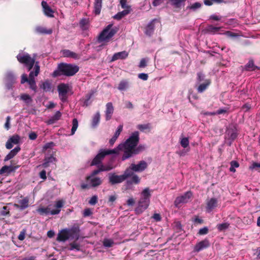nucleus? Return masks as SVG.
Wrapping results in <instances>:
<instances>
[{
  "mask_svg": "<svg viewBox=\"0 0 260 260\" xmlns=\"http://www.w3.org/2000/svg\"><path fill=\"white\" fill-rule=\"evenodd\" d=\"M131 12V10L128 9H125L123 10L121 12H119L117 13L116 15H115L113 18L114 19L120 20L122 18H123L126 15H128Z\"/></svg>",
  "mask_w": 260,
  "mask_h": 260,
  "instance_id": "nucleus-35",
  "label": "nucleus"
},
{
  "mask_svg": "<svg viewBox=\"0 0 260 260\" xmlns=\"http://www.w3.org/2000/svg\"><path fill=\"white\" fill-rule=\"evenodd\" d=\"M128 56V53L124 51L115 53L112 58V61H114L118 59H124Z\"/></svg>",
  "mask_w": 260,
  "mask_h": 260,
  "instance_id": "nucleus-36",
  "label": "nucleus"
},
{
  "mask_svg": "<svg viewBox=\"0 0 260 260\" xmlns=\"http://www.w3.org/2000/svg\"><path fill=\"white\" fill-rule=\"evenodd\" d=\"M21 99L24 101L25 103L29 104L32 102L30 96L27 94H23L21 95Z\"/></svg>",
  "mask_w": 260,
  "mask_h": 260,
  "instance_id": "nucleus-47",
  "label": "nucleus"
},
{
  "mask_svg": "<svg viewBox=\"0 0 260 260\" xmlns=\"http://www.w3.org/2000/svg\"><path fill=\"white\" fill-rule=\"evenodd\" d=\"M68 231L70 238L76 240L79 239L80 230L78 224H74L71 228L68 229Z\"/></svg>",
  "mask_w": 260,
  "mask_h": 260,
  "instance_id": "nucleus-11",
  "label": "nucleus"
},
{
  "mask_svg": "<svg viewBox=\"0 0 260 260\" xmlns=\"http://www.w3.org/2000/svg\"><path fill=\"white\" fill-rule=\"evenodd\" d=\"M109 183L111 185H114L117 183H120L124 181L122 175H117L115 173H109Z\"/></svg>",
  "mask_w": 260,
  "mask_h": 260,
  "instance_id": "nucleus-14",
  "label": "nucleus"
},
{
  "mask_svg": "<svg viewBox=\"0 0 260 260\" xmlns=\"http://www.w3.org/2000/svg\"><path fill=\"white\" fill-rule=\"evenodd\" d=\"M37 62V61H35V59L34 58L31 61H30L29 62H28V64L25 65V66L26 67L27 70L28 71H29L32 69L34 66V67H35V64Z\"/></svg>",
  "mask_w": 260,
  "mask_h": 260,
  "instance_id": "nucleus-58",
  "label": "nucleus"
},
{
  "mask_svg": "<svg viewBox=\"0 0 260 260\" xmlns=\"http://www.w3.org/2000/svg\"><path fill=\"white\" fill-rule=\"evenodd\" d=\"M102 7V0H94L93 13L95 15H99Z\"/></svg>",
  "mask_w": 260,
  "mask_h": 260,
  "instance_id": "nucleus-31",
  "label": "nucleus"
},
{
  "mask_svg": "<svg viewBox=\"0 0 260 260\" xmlns=\"http://www.w3.org/2000/svg\"><path fill=\"white\" fill-rule=\"evenodd\" d=\"M56 161V158L53 156V154H51L50 156H45L43 163L39 167L41 166L43 168H46L50 166V163L55 162Z\"/></svg>",
  "mask_w": 260,
  "mask_h": 260,
  "instance_id": "nucleus-25",
  "label": "nucleus"
},
{
  "mask_svg": "<svg viewBox=\"0 0 260 260\" xmlns=\"http://www.w3.org/2000/svg\"><path fill=\"white\" fill-rule=\"evenodd\" d=\"M134 172H135V171L132 169V165H131L129 167L125 170L124 173L122 174L124 179L125 180L135 175Z\"/></svg>",
  "mask_w": 260,
  "mask_h": 260,
  "instance_id": "nucleus-40",
  "label": "nucleus"
},
{
  "mask_svg": "<svg viewBox=\"0 0 260 260\" xmlns=\"http://www.w3.org/2000/svg\"><path fill=\"white\" fill-rule=\"evenodd\" d=\"M128 180L131 182V183L133 184H138L140 182V178L136 174H135L133 176H131V179Z\"/></svg>",
  "mask_w": 260,
  "mask_h": 260,
  "instance_id": "nucleus-50",
  "label": "nucleus"
},
{
  "mask_svg": "<svg viewBox=\"0 0 260 260\" xmlns=\"http://www.w3.org/2000/svg\"><path fill=\"white\" fill-rule=\"evenodd\" d=\"M122 129H123V125H121V124L119 125L118 126L117 130L116 131L113 136L117 139L118 137H119V136L120 135L121 132L122 131Z\"/></svg>",
  "mask_w": 260,
  "mask_h": 260,
  "instance_id": "nucleus-60",
  "label": "nucleus"
},
{
  "mask_svg": "<svg viewBox=\"0 0 260 260\" xmlns=\"http://www.w3.org/2000/svg\"><path fill=\"white\" fill-rule=\"evenodd\" d=\"M210 246V242L208 239L206 238L204 240L197 243L194 246L193 251L199 252L201 250L208 248Z\"/></svg>",
  "mask_w": 260,
  "mask_h": 260,
  "instance_id": "nucleus-16",
  "label": "nucleus"
},
{
  "mask_svg": "<svg viewBox=\"0 0 260 260\" xmlns=\"http://www.w3.org/2000/svg\"><path fill=\"white\" fill-rule=\"evenodd\" d=\"M98 196L96 195L93 196L88 202V203L91 205H94L98 203Z\"/></svg>",
  "mask_w": 260,
  "mask_h": 260,
  "instance_id": "nucleus-61",
  "label": "nucleus"
},
{
  "mask_svg": "<svg viewBox=\"0 0 260 260\" xmlns=\"http://www.w3.org/2000/svg\"><path fill=\"white\" fill-rule=\"evenodd\" d=\"M55 146V144L53 142H50L45 144L42 148V151L44 152L47 150L48 149L52 148L53 146Z\"/></svg>",
  "mask_w": 260,
  "mask_h": 260,
  "instance_id": "nucleus-56",
  "label": "nucleus"
},
{
  "mask_svg": "<svg viewBox=\"0 0 260 260\" xmlns=\"http://www.w3.org/2000/svg\"><path fill=\"white\" fill-rule=\"evenodd\" d=\"M211 83V80H206L205 82L199 83V85L197 88V91L199 93H202L205 91Z\"/></svg>",
  "mask_w": 260,
  "mask_h": 260,
  "instance_id": "nucleus-32",
  "label": "nucleus"
},
{
  "mask_svg": "<svg viewBox=\"0 0 260 260\" xmlns=\"http://www.w3.org/2000/svg\"><path fill=\"white\" fill-rule=\"evenodd\" d=\"M106 107L105 118L106 121H108L112 118V116L114 112V107L113 104L111 102L108 103L106 104Z\"/></svg>",
  "mask_w": 260,
  "mask_h": 260,
  "instance_id": "nucleus-22",
  "label": "nucleus"
},
{
  "mask_svg": "<svg viewBox=\"0 0 260 260\" xmlns=\"http://www.w3.org/2000/svg\"><path fill=\"white\" fill-rule=\"evenodd\" d=\"M132 169L135 172H142L144 171L148 166L147 162L144 160H141L138 164H132Z\"/></svg>",
  "mask_w": 260,
  "mask_h": 260,
  "instance_id": "nucleus-18",
  "label": "nucleus"
},
{
  "mask_svg": "<svg viewBox=\"0 0 260 260\" xmlns=\"http://www.w3.org/2000/svg\"><path fill=\"white\" fill-rule=\"evenodd\" d=\"M128 86V82L126 80H122L120 82L118 89L120 90H125Z\"/></svg>",
  "mask_w": 260,
  "mask_h": 260,
  "instance_id": "nucleus-45",
  "label": "nucleus"
},
{
  "mask_svg": "<svg viewBox=\"0 0 260 260\" xmlns=\"http://www.w3.org/2000/svg\"><path fill=\"white\" fill-rule=\"evenodd\" d=\"M230 171L231 172H235V168H238L239 167V164L237 161L233 160L230 162Z\"/></svg>",
  "mask_w": 260,
  "mask_h": 260,
  "instance_id": "nucleus-49",
  "label": "nucleus"
},
{
  "mask_svg": "<svg viewBox=\"0 0 260 260\" xmlns=\"http://www.w3.org/2000/svg\"><path fill=\"white\" fill-rule=\"evenodd\" d=\"M209 232L208 227L205 226L199 230L198 234L200 235H204L207 234Z\"/></svg>",
  "mask_w": 260,
  "mask_h": 260,
  "instance_id": "nucleus-62",
  "label": "nucleus"
},
{
  "mask_svg": "<svg viewBox=\"0 0 260 260\" xmlns=\"http://www.w3.org/2000/svg\"><path fill=\"white\" fill-rule=\"evenodd\" d=\"M197 83H201L205 82L206 80H211L210 79L206 78V76L202 72H199L197 73Z\"/></svg>",
  "mask_w": 260,
  "mask_h": 260,
  "instance_id": "nucleus-43",
  "label": "nucleus"
},
{
  "mask_svg": "<svg viewBox=\"0 0 260 260\" xmlns=\"http://www.w3.org/2000/svg\"><path fill=\"white\" fill-rule=\"evenodd\" d=\"M19 166H4L0 169V175H8L12 172H15Z\"/></svg>",
  "mask_w": 260,
  "mask_h": 260,
  "instance_id": "nucleus-19",
  "label": "nucleus"
},
{
  "mask_svg": "<svg viewBox=\"0 0 260 260\" xmlns=\"http://www.w3.org/2000/svg\"><path fill=\"white\" fill-rule=\"evenodd\" d=\"M0 215L3 216H10L9 208L7 206H4L0 211Z\"/></svg>",
  "mask_w": 260,
  "mask_h": 260,
  "instance_id": "nucleus-51",
  "label": "nucleus"
},
{
  "mask_svg": "<svg viewBox=\"0 0 260 260\" xmlns=\"http://www.w3.org/2000/svg\"><path fill=\"white\" fill-rule=\"evenodd\" d=\"M79 25L82 30H86L88 29L89 22L88 19L82 18L79 21Z\"/></svg>",
  "mask_w": 260,
  "mask_h": 260,
  "instance_id": "nucleus-37",
  "label": "nucleus"
},
{
  "mask_svg": "<svg viewBox=\"0 0 260 260\" xmlns=\"http://www.w3.org/2000/svg\"><path fill=\"white\" fill-rule=\"evenodd\" d=\"M142 197L141 198L150 200L151 194L148 188H145L142 192Z\"/></svg>",
  "mask_w": 260,
  "mask_h": 260,
  "instance_id": "nucleus-46",
  "label": "nucleus"
},
{
  "mask_svg": "<svg viewBox=\"0 0 260 260\" xmlns=\"http://www.w3.org/2000/svg\"><path fill=\"white\" fill-rule=\"evenodd\" d=\"M40 88H42L44 91H50L52 88V85L49 80H46L40 85Z\"/></svg>",
  "mask_w": 260,
  "mask_h": 260,
  "instance_id": "nucleus-39",
  "label": "nucleus"
},
{
  "mask_svg": "<svg viewBox=\"0 0 260 260\" xmlns=\"http://www.w3.org/2000/svg\"><path fill=\"white\" fill-rule=\"evenodd\" d=\"M192 196V192L191 191H188L182 196L177 197L174 201L175 206L179 207L181 204L187 203Z\"/></svg>",
  "mask_w": 260,
  "mask_h": 260,
  "instance_id": "nucleus-8",
  "label": "nucleus"
},
{
  "mask_svg": "<svg viewBox=\"0 0 260 260\" xmlns=\"http://www.w3.org/2000/svg\"><path fill=\"white\" fill-rule=\"evenodd\" d=\"M36 30L38 33L44 35H50L53 32V30L51 28L47 29L46 28L42 26H38L36 27Z\"/></svg>",
  "mask_w": 260,
  "mask_h": 260,
  "instance_id": "nucleus-38",
  "label": "nucleus"
},
{
  "mask_svg": "<svg viewBox=\"0 0 260 260\" xmlns=\"http://www.w3.org/2000/svg\"><path fill=\"white\" fill-rule=\"evenodd\" d=\"M139 133L138 131H135L132 134L123 145L120 144L121 146V149L122 147L124 148V153L122 156V160L126 159L125 156L127 155V152L129 150L130 151H132L133 148H135V147L138 145L139 142Z\"/></svg>",
  "mask_w": 260,
  "mask_h": 260,
  "instance_id": "nucleus-3",
  "label": "nucleus"
},
{
  "mask_svg": "<svg viewBox=\"0 0 260 260\" xmlns=\"http://www.w3.org/2000/svg\"><path fill=\"white\" fill-rule=\"evenodd\" d=\"M96 167H98V169L92 172L91 176H95L101 172L108 171L112 169L111 167L104 165H100V166Z\"/></svg>",
  "mask_w": 260,
  "mask_h": 260,
  "instance_id": "nucleus-28",
  "label": "nucleus"
},
{
  "mask_svg": "<svg viewBox=\"0 0 260 260\" xmlns=\"http://www.w3.org/2000/svg\"><path fill=\"white\" fill-rule=\"evenodd\" d=\"M20 137L17 134L14 135L10 137L6 144V147L8 149L12 148L14 144H18L20 143Z\"/></svg>",
  "mask_w": 260,
  "mask_h": 260,
  "instance_id": "nucleus-15",
  "label": "nucleus"
},
{
  "mask_svg": "<svg viewBox=\"0 0 260 260\" xmlns=\"http://www.w3.org/2000/svg\"><path fill=\"white\" fill-rule=\"evenodd\" d=\"M41 5L45 15L49 17H54L53 13L54 11L48 6L47 3L43 1Z\"/></svg>",
  "mask_w": 260,
  "mask_h": 260,
  "instance_id": "nucleus-21",
  "label": "nucleus"
},
{
  "mask_svg": "<svg viewBox=\"0 0 260 260\" xmlns=\"http://www.w3.org/2000/svg\"><path fill=\"white\" fill-rule=\"evenodd\" d=\"M241 68L242 72H251L256 70H260V67L254 64V60L252 58L249 59L248 62L245 66H241Z\"/></svg>",
  "mask_w": 260,
  "mask_h": 260,
  "instance_id": "nucleus-12",
  "label": "nucleus"
},
{
  "mask_svg": "<svg viewBox=\"0 0 260 260\" xmlns=\"http://www.w3.org/2000/svg\"><path fill=\"white\" fill-rule=\"evenodd\" d=\"M79 70V67L75 64L61 62L58 64L56 69L53 72V77L61 76L71 77L75 75Z\"/></svg>",
  "mask_w": 260,
  "mask_h": 260,
  "instance_id": "nucleus-1",
  "label": "nucleus"
},
{
  "mask_svg": "<svg viewBox=\"0 0 260 260\" xmlns=\"http://www.w3.org/2000/svg\"><path fill=\"white\" fill-rule=\"evenodd\" d=\"M127 1L126 0H120V3L121 6L122 8L125 9H129L131 10V8L130 6L126 5Z\"/></svg>",
  "mask_w": 260,
  "mask_h": 260,
  "instance_id": "nucleus-63",
  "label": "nucleus"
},
{
  "mask_svg": "<svg viewBox=\"0 0 260 260\" xmlns=\"http://www.w3.org/2000/svg\"><path fill=\"white\" fill-rule=\"evenodd\" d=\"M21 148L19 146H17L13 149L11 150L10 152L5 156L4 160L7 161L13 158L20 151Z\"/></svg>",
  "mask_w": 260,
  "mask_h": 260,
  "instance_id": "nucleus-26",
  "label": "nucleus"
},
{
  "mask_svg": "<svg viewBox=\"0 0 260 260\" xmlns=\"http://www.w3.org/2000/svg\"><path fill=\"white\" fill-rule=\"evenodd\" d=\"M16 58L20 63L23 64L24 66L34 59L29 54L23 52L19 53Z\"/></svg>",
  "mask_w": 260,
  "mask_h": 260,
  "instance_id": "nucleus-13",
  "label": "nucleus"
},
{
  "mask_svg": "<svg viewBox=\"0 0 260 260\" xmlns=\"http://www.w3.org/2000/svg\"><path fill=\"white\" fill-rule=\"evenodd\" d=\"M145 149V147L143 145H140L138 146H136L135 148H133L132 151L130 150L127 152L126 159L132 157L134 155H136L143 151Z\"/></svg>",
  "mask_w": 260,
  "mask_h": 260,
  "instance_id": "nucleus-23",
  "label": "nucleus"
},
{
  "mask_svg": "<svg viewBox=\"0 0 260 260\" xmlns=\"http://www.w3.org/2000/svg\"><path fill=\"white\" fill-rule=\"evenodd\" d=\"M150 203V200L140 198L138 202V206L136 208L135 211V213L139 215L143 213L149 206Z\"/></svg>",
  "mask_w": 260,
  "mask_h": 260,
  "instance_id": "nucleus-9",
  "label": "nucleus"
},
{
  "mask_svg": "<svg viewBox=\"0 0 260 260\" xmlns=\"http://www.w3.org/2000/svg\"><path fill=\"white\" fill-rule=\"evenodd\" d=\"M113 24H108L99 34L98 37L99 43L108 42L117 32L118 28L116 27L112 28Z\"/></svg>",
  "mask_w": 260,
  "mask_h": 260,
  "instance_id": "nucleus-4",
  "label": "nucleus"
},
{
  "mask_svg": "<svg viewBox=\"0 0 260 260\" xmlns=\"http://www.w3.org/2000/svg\"><path fill=\"white\" fill-rule=\"evenodd\" d=\"M63 206V202L62 200H58L55 202V204L54 205V207H56V209H59Z\"/></svg>",
  "mask_w": 260,
  "mask_h": 260,
  "instance_id": "nucleus-64",
  "label": "nucleus"
},
{
  "mask_svg": "<svg viewBox=\"0 0 260 260\" xmlns=\"http://www.w3.org/2000/svg\"><path fill=\"white\" fill-rule=\"evenodd\" d=\"M226 134L228 136V139L231 140L229 145L236 139L238 135V130L236 124H230L227 128Z\"/></svg>",
  "mask_w": 260,
  "mask_h": 260,
  "instance_id": "nucleus-7",
  "label": "nucleus"
},
{
  "mask_svg": "<svg viewBox=\"0 0 260 260\" xmlns=\"http://www.w3.org/2000/svg\"><path fill=\"white\" fill-rule=\"evenodd\" d=\"M51 205H49L46 207H40L37 209V212L41 215H48L50 213L51 215H56L59 213L60 209H53L51 210Z\"/></svg>",
  "mask_w": 260,
  "mask_h": 260,
  "instance_id": "nucleus-10",
  "label": "nucleus"
},
{
  "mask_svg": "<svg viewBox=\"0 0 260 260\" xmlns=\"http://www.w3.org/2000/svg\"><path fill=\"white\" fill-rule=\"evenodd\" d=\"M228 109H219L217 110L215 112L212 113L211 114V115H215V114H224L226 113H228Z\"/></svg>",
  "mask_w": 260,
  "mask_h": 260,
  "instance_id": "nucleus-59",
  "label": "nucleus"
},
{
  "mask_svg": "<svg viewBox=\"0 0 260 260\" xmlns=\"http://www.w3.org/2000/svg\"><path fill=\"white\" fill-rule=\"evenodd\" d=\"M229 226L230 224L229 223L224 222L217 224V228L219 231H222L228 229Z\"/></svg>",
  "mask_w": 260,
  "mask_h": 260,
  "instance_id": "nucleus-48",
  "label": "nucleus"
},
{
  "mask_svg": "<svg viewBox=\"0 0 260 260\" xmlns=\"http://www.w3.org/2000/svg\"><path fill=\"white\" fill-rule=\"evenodd\" d=\"M221 27H216L212 25H208L205 29V31L208 34H216L218 33Z\"/></svg>",
  "mask_w": 260,
  "mask_h": 260,
  "instance_id": "nucleus-33",
  "label": "nucleus"
},
{
  "mask_svg": "<svg viewBox=\"0 0 260 260\" xmlns=\"http://www.w3.org/2000/svg\"><path fill=\"white\" fill-rule=\"evenodd\" d=\"M90 183L91 186L94 187L101 185L102 181L100 178L95 177L91 180Z\"/></svg>",
  "mask_w": 260,
  "mask_h": 260,
  "instance_id": "nucleus-44",
  "label": "nucleus"
},
{
  "mask_svg": "<svg viewBox=\"0 0 260 260\" xmlns=\"http://www.w3.org/2000/svg\"><path fill=\"white\" fill-rule=\"evenodd\" d=\"M70 238L67 229L62 230L57 235V241L64 242Z\"/></svg>",
  "mask_w": 260,
  "mask_h": 260,
  "instance_id": "nucleus-24",
  "label": "nucleus"
},
{
  "mask_svg": "<svg viewBox=\"0 0 260 260\" xmlns=\"http://www.w3.org/2000/svg\"><path fill=\"white\" fill-rule=\"evenodd\" d=\"M6 80L15 83L16 82V78L12 73H8L6 75Z\"/></svg>",
  "mask_w": 260,
  "mask_h": 260,
  "instance_id": "nucleus-53",
  "label": "nucleus"
},
{
  "mask_svg": "<svg viewBox=\"0 0 260 260\" xmlns=\"http://www.w3.org/2000/svg\"><path fill=\"white\" fill-rule=\"evenodd\" d=\"M35 71H30L29 74V81L28 83L29 85V87L32 90L36 91L37 90V85L35 80V77L37 76L40 72V66L39 62H37L34 68Z\"/></svg>",
  "mask_w": 260,
  "mask_h": 260,
  "instance_id": "nucleus-6",
  "label": "nucleus"
},
{
  "mask_svg": "<svg viewBox=\"0 0 260 260\" xmlns=\"http://www.w3.org/2000/svg\"><path fill=\"white\" fill-rule=\"evenodd\" d=\"M62 54L64 57L72 58L73 59H78L79 55L70 50L64 49L62 51Z\"/></svg>",
  "mask_w": 260,
  "mask_h": 260,
  "instance_id": "nucleus-30",
  "label": "nucleus"
},
{
  "mask_svg": "<svg viewBox=\"0 0 260 260\" xmlns=\"http://www.w3.org/2000/svg\"><path fill=\"white\" fill-rule=\"evenodd\" d=\"M114 244V242L111 239H105L103 241V245L106 247H111Z\"/></svg>",
  "mask_w": 260,
  "mask_h": 260,
  "instance_id": "nucleus-57",
  "label": "nucleus"
},
{
  "mask_svg": "<svg viewBox=\"0 0 260 260\" xmlns=\"http://www.w3.org/2000/svg\"><path fill=\"white\" fill-rule=\"evenodd\" d=\"M121 146L119 145L116 148L113 149H101L99 150V153L93 158L90 162V166H100V165H104L103 164V160L106 155H110L112 154H118L119 151L121 150Z\"/></svg>",
  "mask_w": 260,
  "mask_h": 260,
  "instance_id": "nucleus-2",
  "label": "nucleus"
},
{
  "mask_svg": "<svg viewBox=\"0 0 260 260\" xmlns=\"http://www.w3.org/2000/svg\"><path fill=\"white\" fill-rule=\"evenodd\" d=\"M72 128L71 129V135L75 134L78 126V121L77 118H74L72 121Z\"/></svg>",
  "mask_w": 260,
  "mask_h": 260,
  "instance_id": "nucleus-52",
  "label": "nucleus"
},
{
  "mask_svg": "<svg viewBox=\"0 0 260 260\" xmlns=\"http://www.w3.org/2000/svg\"><path fill=\"white\" fill-rule=\"evenodd\" d=\"M58 95L60 101L64 103L68 102V93L70 91V87L68 84L60 83L57 86Z\"/></svg>",
  "mask_w": 260,
  "mask_h": 260,
  "instance_id": "nucleus-5",
  "label": "nucleus"
},
{
  "mask_svg": "<svg viewBox=\"0 0 260 260\" xmlns=\"http://www.w3.org/2000/svg\"><path fill=\"white\" fill-rule=\"evenodd\" d=\"M20 205L15 204L14 207L21 210H23L28 207V199L27 198H24L19 202Z\"/></svg>",
  "mask_w": 260,
  "mask_h": 260,
  "instance_id": "nucleus-27",
  "label": "nucleus"
},
{
  "mask_svg": "<svg viewBox=\"0 0 260 260\" xmlns=\"http://www.w3.org/2000/svg\"><path fill=\"white\" fill-rule=\"evenodd\" d=\"M100 120V114L99 112H97L93 116L92 120V126L95 127L99 124Z\"/></svg>",
  "mask_w": 260,
  "mask_h": 260,
  "instance_id": "nucleus-41",
  "label": "nucleus"
},
{
  "mask_svg": "<svg viewBox=\"0 0 260 260\" xmlns=\"http://www.w3.org/2000/svg\"><path fill=\"white\" fill-rule=\"evenodd\" d=\"M169 1L171 6L175 9H180L185 4L183 0H169Z\"/></svg>",
  "mask_w": 260,
  "mask_h": 260,
  "instance_id": "nucleus-34",
  "label": "nucleus"
},
{
  "mask_svg": "<svg viewBox=\"0 0 260 260\" xmlns=\"http://www.w3.org/2000/svg\"><path fill=\"white\" fill-rule=\"evenodd\" d=\"M61 113L59 111L56 112L55 114L51 116L46 122L48 124H52L59 120L61 117Z\"/></svg>",
  "mask_w": 260,
  "mask_h": 260,
  "instance_id": "nucleus-29",
  "label": "nucleus"
},
{
  "mask_svg": "<svg viewBox=\"0 0 260 260\" xmlns=\"http://www.w3.org/2000/svg\"><path fill=\"white\" fill-rule=\"evenodd\" d=\"M150 128L151 124L149 123L144 124H139L138 125V128L142 132H143L146 129H150Z\"/></svg>",
  "mask_w": 260,
  "mask_h": 260,
  "instance_id": "nucleus-55",
  "label": "nucleus"
},
{
  "mask_svg": "<svg viewBox=\"0 0 260 260\" xmlns=\"http://www.w3.org/2000/svg\"><path fill=\"white\" fill-rule=\"evenodd\" d=\"M218 206V200L216 198H212L207 200L206 210L208 213L212 211Z\"/></svg>",
  "mask_w": 260,
  "mask_h": 260,
  "instance_id": "nucleus-17",
  "label": "nucleus"
},
{
  "mask_svg": "<svg viewBox=\"0 0 260 260\" xmlns=\"http://www.w3.org/2000/svg\"><path fill=\"white\" fill-rule=\"evenodd\" d=\"M156 19H152L146 26L145 34L149 37H151L154 32V23L157 21Z\"/></svg>",
  "mask_w": 260,
  "mask_h": 260,
  "instance_id": "nucleus-20",
  "label": "nucleus"
},
{
  "mask_svg": "<svg viewBox=\"0 0 260 260\" xmlns=\"http://www.w3.org/2000/svg\"><path fill=\"white\" fill-rule=\"evenodd\" d=\"M180 144L184 148H187L189 147V139L187 137H184L181 139L180 141Z\"/></svg>",
  "mask_w": 260,
  "mask_h": 260,
  "instance_id": "nucleus-54",
  "label": "nucleus"
},
{
  "mask_svg": "<svg viewBox=\"0 0 260 260\" xmlns=\"http://www.w3.org/2000/svg\"><path fill=\"white\" fill-rule=\"evenodd\" d=\"M202 4L199 2H196L189 6H187L186 9L196 11L197 10L200 9L202 7Z\"/></svg>",
  "mask_w": 260,
  "mask_h": 260,
  "instance_id": "nucleus-42",
  "label": "nucleus"
}]
</instances>
